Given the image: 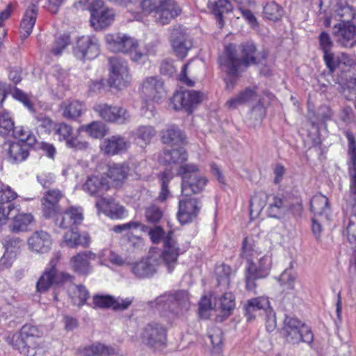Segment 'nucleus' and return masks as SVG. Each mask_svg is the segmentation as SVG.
<instances>
[{
    "mask_svg": "<svg viewBox=\"0 0 356 356\" xmlns=\"http://www.w3.org/2000/svg\"><path fill=\"white\" fill-rule=\"evenodd\" d=\"M268 51L266 49L257 51L252 42H246L238 47L229 44L226 46L224 54L218 58L219 65L222 71L230 74H237L243 67L250 64H258L267 58Z\"/></svg>",
    "mask_w": 356,
    "mask_h": 356,
    "instance_id": "obj_1",
    "label": "nucleus"
},
{
    "mask_svg": "<svg viewBox=\"0 0 356 356\" xmlns=\"http://www.w3.org/2000/svg\"><path fill=\"white\" fill-rule=\"evenodd\" d=\"M172 232L164 238V250L159 252H149L147 257L133 264L132 273L138 278L152 277L156 272V268L162 262L171 272L177 264L179 249L177 242L171 236Z\"/></svg>",
    "mask_w": 356,
    "mask_h": 356,
    "instance_id": "obj_2",
    "label": "nucleus"
},
{
    "mask_svg": "<svg viewBox=\"0 0 356 356\" xmlns=\"http://www.w3.org/2000/svg\"><path fill=\"white\" fill-rule=\"evenodd\" d=\"M177 175L181 177V193L186 197L201 193L208 182V179L201 173L199 166L195 163L181 164L177 170Z\"/></svg>",
    "mask_w": 356,
    "mask_h": 356,
    "instance_id": "obj_3",
    "label": "nucleus"
},
{
    "mask_svg": "<svg viewBox=\"0 0 356 356\" xmlns=\"http://www.w3.org/2000/svg\"><path fill=\"white\" fill-rule=\"evenodd\" d=\"M42 332L31 324L22 326L20 331L13 335L12 346L26 356H35L40 344Z\"/></svg>",
    "mask_w": 356,
    "mask_h": 356,
    "instance_id": "obj_4",
    "label": "nucleus"
},
{
    "mask_svg": "<svg viewBox=\"0 0 356 356\" xmlns=\"http://www.w3.org/2000/svg\"><path fill=\"white\" fill-rule=\"evenodd\" d=\"M141 8L145 13H153L155 22L160 25L169 24L181 13L174 0H143Z\"/></svg>",
    "mask_w": 356,
    "mask_h": 356,
    "instance_id": "obj_5",
    "label": "nucleus"
},
{
    "mask_svg": "<svg viewBox=\"0 0 356 356\" xmlns=\"http://www.w3.org/2000/svg\"><path fill=\"white\" fill-rule=\"evenodd\" d=\"M281 334L286 342L290 344H298L300 342L310 344L314 340L310 328L295 317L286 316Z\"/></svg>",
    "mask_w": 356,
    "mask_h": 356,
    "instance_id": "obj_6",
    "label": "nucleus"
},
{
    "mask_svg": "<svg viewBox=\"0 0 356 356\" xmlns=\"http://www.w3.org/2000/svg\"><path fill=\"white\" fill-rule=\"evenodd\" d=\"M60 257L61 254L59 252L54 254V257L49 262V268L44 270L36 283L38 292L44 293L52 285H60L73 278L69 273L60 272L56 269V267Z\"/></svg>",
    "mask_w": 356,
    "mask_h": 356,
    "instance_id": "obj_7",
    "label": "nucleus"
},
{
    "mask_svg": "<svg viewBox=\"0 0 356 356\" xmlns=\"http://www.w3.org/2000/svg\"><path fill=\"white\" fill-rule=\"evenodd\" d=\"M271 259L268 256H263L258 261H250L245 270V283L247 291L256 293L257 282L266 277L270 273Z\"/></svg>",
    "mask_w": 356,
    "mask_h": 356,
    "instance_id": "obj_8",
    "label": "nucleus"
},
{
    "mask_svg": "<svg viewBox=\"0 0 356 356\" xmlns=\"http://www.w3.org/2000/svg\"><path fill=\"white\" fill-rule=\"evenodd\" d=\"M188 293L185 291L164 295L156 299V305L159 309L168 311L173 314H183L190 308Z\"/></svg>",
    "mask_w": 356,
    "mask_h": 356,
    "instance_id": "obj_9",
    "label": "nucleus"
},
{
    "mask_svg": "<svg viewBox=\"0 0 356 356\" xmlns=\"http://www.w3.org/2000/svg\"><path fill=\"white\" fill-rule=\"evenodd\" d=\"M108 61L110 86L118 89L126 87L131 81L127 62L118 56L110 58Z\"/></svg>",
    "mask_w": 356,
    "mask_h": 356,
    "instance_id": "obj_10",
    "label": "nucleus"
},
{
    "mask_svg": "<svg viewBox=\"0 0 356 356\" xmlns=\"http://www.w3.org/2000/svg\"><path fill=\"white\" fill-rule=\"evenodd\" d=\"M140 339L145 345L154 348L163 346L167 341V330L161 323L151 322L142 330Z\"/></svg>",
    "mask_w": 356,
    "mask_h": 356,
    "instance_id": "obj_11",
    "label": "nucleus"
},
{
    "mask_svg": "<svg viewBox=\"0 0 356 356\" xmlns=\"http://www.w3.org/2000/svg\"><path fill=\"white\" fill-rule=\"evenodd\" d=\"M90 12L91 25L96 29L100 30L110 26L115 18V13L112 9L104 7L102 0L93 1L89 7Z\"/></svg>",
    "mask_w": 356,
    "mask_h": 356,
    "instance_id": "obj_12",
    "label": "nucleus"
},
{
    "mask_svg": "<svg viewBox=\"0 0 356 356\" xmlns=\"http://www.w3.org/2000/svg\"><path fill=\"white\" fill-rule=\"evenodd\" d=\"M64 197L63 193L58 188L47 190L41 198L43 216L46 218H51L60 214L63 209L60 202Z\"/></svg>",
    "mask_w": 356,
    "mask_h": 356,
    "instance_id": "obj_13",
    "label": "nucleus"
},
{
    "mask_svg": "<svg viewBox=\"0 0 356 356\" xmlns=\"http://www.w3.org/2000/svg\"><path fill=\"white\" fill-rule=\"evenodd\" d=\"M93 110L99 116L109 122L124 124L130 119L129 112L121 106H111L106 103L96 104Z\"/></svg>",
    "mask_w": 356,
    "mask_h": 356,
    "instance_id": "obj_14",
    "label": "nucleus"
},
{
    "mask_svg": "<svg viewBox=\"0 0 356 356\" xmlns=\"http://www.w3.org/2000/svg\"><path fill=\"white\" fill-rule=\"evenodd\" d=\"M75 56L81 60H92L99 53V44L95 37L82 36L77 40L74 49Z\"/></svg>",
    "mask_w": 356,
    "mask_h": 356,
    "instance_id": "obj_15",
    "label": "nucleus"
},
{
    "mask_svg": "<svg viewBox=\"0 0 356 356\" xmlns=\"http://www.w3.org/2000/svg\"><path fill=\"white\" fill-rule=\"evenodd\" d=\"M170 42L176 55L184 58L193 46L192 40L181 26H175L170 35Z\"/></svg>",
    "mask_w": 356,
    "mask_h": 356,
    "instance_id": "obj_16",
    "label": "nucleus"
},
{
    "mask_svg": "<svg viewBox=\"0 0 356 356\" xmlns=\"http://www.w3.org/2000/svg\"><path fill=\"white\" fill-rule=\"evenodd\" d=\"M204 97L202 92L191 90L175 94L172 101L175 109L184 108L191 113L193 108L202 102Z\"/></svg>",
    "mask_w": 356,
    "mask_h": 356,
    "instance_id": "obj_17",
    "label": "nucleus"
},
{
    "mask_svg": "<svg viewBox=\"0 0 356 356\" xmlns=\"http://www.w3.org/2000/svg\"><path fill=\"white\" fill-rule=\"evenodd\" d=\"M142 92L149 100L161 102L167 96L163 81L157 76H149L142 83Z\"/></svg>",
    "mask_w": 356,
    "mask_h": 356,
    "instance_id": "obj_18",
    "label": "nucleus"
},
{
    "mask_svg": "<svg viewBox=\"0 0 356 356\" xmlns=\"http://www.w3.org/2000/svg\"><path fill=\"white\" fill-rule=\"evenodd\" d=\"M332 35L337 44L352 48L356 44V26L353 24H337L333 27Z\"/></svg>",
    "mask_w": 356,
    "mask_h": 356,
    "instance_id": "obj_19",
    "label": "nucleus"
},
{
    "mask_svg": "<svg viewBox=\"0 0 356 356\" xmlns=\"http://www.w3.org/2000/svg\"><path fill=\"white\" fill-rule=\"evenodd\" d=\"M201 209L200 201L195 197H184L179 202L177 218L181 224L191 222L197 218Z\"/></svg>",
    "mask_w": 356,
    "mask_h": 356,
    "instance_id": "obj_20",
    "label": "nucleus"
},
{
    "mask_svg": "<svg viewBox=\"0 0 356 356\" xmlns=\"http://www.w3.org/2000/svg\"><path fill=\"white\" fill-rule=\"evenodd\" d=\"M129 145V141L124 136L114 135L104 140L100 149L106 155L114 156L126 152Z\"/></svg>",
    "mask_w": 356,
    "mask_h": 356,
    "instance_id": "obj_21",
    "label": "nucleus"
},
{
    "mask_svg": "<svg viewBox=\"0 0 356 356\" xmlns=\"http://www.w3.org/2000/svg\"><path fill=\"white\" fill-rule=\"evenodd\" d=\"M290 197L291 192L288 191L273 195L268 207V216L275 218L283 217L287 213Z\"/></svg>",
    "mask_w": 356,
    "mask_h": 356,
    "instance_id": "obj_22",
    "label": "nucleus"
},
{
    "mask_svg": "<svg viewBox=\"0 0 356 356\" xmlns=\"http://www.w3.org/2000/svg\"><path fill=\"white\" fill-rule=\"evenodd\" d=\"M96 259V254L91 251H84L76 254L70 259V264L74 271L81 275H88L92 267L90 261Z\"/></svg>",
    "mask_w": 356,
    "mask_h": 356,
    "instance_id": "obj_23",
    "label": "nucleus"
},
{
    "mask_svg": "<svg viewBox=\"0 0 356 356\" xmlns=\"http://www.w3.org/2000/svg\"><path fill=\"white\" fill-rule=\"evenodd\" d=\"M28 245L33 251L47 252L51 245V236L44 231H36L29 238Z\"/></svg>",
    "mask_w": 356,
    "mask_h": 356,
    "instance_id": "obj_24",
    "label": "nucleus"
},
{
    "mask_svg": "<svg viewBox=\"0 0 356 356\" xmlns=\"http://www.w3.org/2000/svg\"><path fill=\"white\" fill-rule=\"evenodd\" d=\"M248 321L254 318L257 313L266 312L270 309V302L268 298L258 297L248 300L244 307Z\"/></svg>",
    "mask_w": 356,
    "mask_h": 356,
    "instance_id": "obj_25",
    "label": "nucleus"
},
{
    "mask_svg": "<svg viewBox=\"0 0 356 356\" xmlns=\"http://www.w3.org/2000/svg\"><path fill=\"white\" fill-rule=\"evenodd\" d=\"M161 138L163 143L170 145H181L186 142L185 134L175 125L163 129L161 132Z\"/></svg>",
    "mask_w": 356,
    "mask_h": 356,
    "instance_id": "obj_26",
    "label": "nucleus"
},
{
    "mask_svg": "<svg viewBox=\"0 0 356 356\" xmlns=\"http://www.w3.org/2000/svg\"><path fill=\"white\" fill-rule=\"evenodd\" d=\"M38 8L34 4L26 9L20 24V33L23 39L27 38L32 33L38 16Z\"/></svg>",
    "mask_w": 356,
    "mask_h": 356,
    "instance_id": "obj_27",
    "label": "nucleus"
},
{
    "mask_svg": "<svg viewBox=\"0 0 356 356\" xmlns=\"http://www.w3.org/2000/svg\"><path fill=\"white\" fill-rule=\"evenodd\" d=\"M83 188L91 195L102 196L109 188V186L106 179L92 176L87 179Z\"/></svg>",
    "mask_w": 356,
    "mask_h": 356,
    "instance_id": "obj_28",
    "label": "nucleus"
},
{
    "mask_svg": "<svg viewBox=\"0 0 356 356\" xmlns=\"http://www.w3.org/2000/svg\"><path fill=\"white\" fill-rule=\"evenodd\" d=\"M63 116L70 120H76L86 111L85 105L77 100L65 101L60 106Z\"/></svg>",
    "mask_w": 356,
    "mask_h": 356,
    "instance_id": "obj_29",
    "label": "nucleus"
},
{
    "mask_svg": "<svg viewBox=\"0 0 356 356\" xmlns=\"http://www.w3.org/2000/svg\"><path fill=\"white\" fill-rule=\"evenodd\" d=\"M257 95L255 88H246L236 96L227 100L226 106L229 109H235L238 106L246 104L253 100H257Z\"/></svg>",
    "mask_w": 356,
    "mask_h": 356,
    "instance_id": "obj_30",
    "label": "nucleus"
},
{
    "mask_svg": "<svg viewBox=\"0 0 356 356\" xmlns=\"http://www.w3.org/2000/svg\"><path fill=\"white\" fill-rule=\"evenodd\" d=\"M311 211L314 213L316 217H325V219L328 218L330 213V207L328 199L322 194L314 195L310 202Z\"/></svg>",
    "mask_w": 356,
    "mask_h": 356,
    "instance_id": "obj_31",
    "label": "nucleus"
},
{
    "mask_svg": "<svg viewBox=\"0 0 356 356\" xmlns=\"http://www.w3.org/2000/svg\"><path fill=\"white\" fill-rule=\"evenodd\" d=\"M63 243L71 248L78 245L88 247L90 243V236L88 234L81 236L76 229L71 228L64 234Z\"/></svg>",
    "mask_w": 356,
    "mask_h": 356,
    "instance_id": "obj_32",
    "label": "nucleus"
},
{
    "mask_svg": "<svg viewBox=\"0 0 356 356\" xmlns=\"http://www.w3.org/2000/svg\"><path fill=\"white\" fill-rule=\"evenodd\" d=\"M129 171V168L127 164L115 163L109 166L107 175L115 186H119L127 179Z\"/></svg>",
    "mask_w": 356,
    "mask_h": 356,
    "instance_id": "obj_33",
    "label": "nucleus"
},
{
    "mask_svg": "<svg viewBox=\"0 0 356 356\" xmlns=\"http://www.w3.org/2000/svg\"><path fill=\"white\" fill-rule=\"evenodd\" d=\"M188 159V154L183 148L164 149L160 156L161 162L171 163H182Z\"/></svg>",
    "mask_w": 356,
    "mask_h": 356,
    "instance_id": "obj_34",
    "label": "nucleus"
},
{
    "mask_svg": "<svg viewBox=\"0 0 356 356\" xmlns=\"http://www.w3.org/2000/svg\"><path fill=\"white\" fill-rule=\"evenodd\" d=\"M29 146L22 142H14L9 145L8 154L13 163H19L29 156Z\"/></svg>",
    "mask_w": 356,
    "mask_h": 356,
    "instance_id": "obj_35",
    "label": "nucleus"
},
{
    "mask_svg": "<svg viewBox=\"0 0 356 356\" xmlns=\"http://www.w3.org/2000/svg\"><path fill=\"white\" fill-rule=\"evenodd\" d=\"M82 356H112L118 354L117 350L100 343L85 347L81 352Z\"/></svg>",
    "mask_w": 356,
    "mask_h": 356,
    "instance_id": "obj_36",
    "label": "nucleus"
},
{
    "mask_svg": "<svg viewBox=\"0 0 356 356\" xmlns=\"http://www.w3.org/2000/svg\"><path fill=\"white\" fill-rule=\"evenodd\" d=\"M69 296L74 305L81 307L86 304L89 298V292L82 284L72 285L68 289Z\"/></svg>",
    "mask_w": 356,
    "mask_h": 356,
    "instance_id": "obj_37",
    "label": "nucleus"
},
{
    "mask_svg": "<svg viewBox=\"0 0 356 356\" xmlns=\"http://www.w3.org/2000/svg\"><path fill=\"white\" fill-rule=\"evenodd\" d=\"M343 234L349 243L356 245V214H346L343 220Z\"/></svg>",
    "mask_w": 356,
    "mask_h": 356,
    "instance_id": "obj_38",
    "label": "nucleus"
},
{
    "mask_svg": "<svg viewBox=\"0 0 356 356\" xmlns=\"http://www.w3.org/2000/svg\"><path fill=\"white\" fill-rule=\"evenodd\" d=\"M33 221V216L31 213H19L14 217L10 229L13 232H25Z\"/></svg>",
    "mask_w": 356,
    "mask_h": 356,
    "instance_id": "obj_39",
    "label": "nucleus"
},
{
    "mask_svg": "<svg viewBox=\"0 0 356 356\" xmlns=\"http://www.w3.org/2000/svg\"><path fill=\"white\" fill-rule=\"evenodd\" d=\"M12 133L15 138L19 139L18 142L27 144V146L32 147L37 141L35 135L27 127H15Z\"/></svg>",
    "mask_w": 356,
    "mask_h": 356,
    "instance_id": "obj_40",
    "label": "nucleus"
},
{
    "mask_svg": "<svg viewBox=\"0 0 356 356\" xmlns=\"http://www.w3.org/2000/svg\"><path fill=\"white\" fill-rule=\"evenodd\" d=\"M232 269L230 266L221 264L216 267L215 275L218 286L226 290L229 286Z\"/></svg>",
    "mask_w": 356,
    "mask_h": 356,
    "instance_id": "obj_41",
    "label": "nucleus"
},
{
    "mask_svg": "<svg viewBox=\"0 0 356 356\" xmlns=\"http://www.w3.org/2000/svg\"><path fill=\"white\" fill-rule=\"evenodd\" d=\"M218 308L223 316H229L235 308V297L231 292H224L218 300Z\"/></svg>",
    "mask_w": 356,
    "mask_h": 356,
    "instance_id": "obj_42",
    "label": "nucleus"
},
{
    "mask_svg": "<svg viewBox=\"0 0 356 356\" xmlns=\"http://www.w3.org/2000/svg\"><path fill=\"white\" fill-rule=\"evenodd\" d=\"M208 6L212 13L217 17L219 22H222V15L227 13L232 10V6L228 0H218L214 3L208 2Z\"/></svg>",
    "mask_w": 356,
    "mask_h": 356,
    "instance_id": "obj_43",
    "label": "nucleus"
},
{
    "mask_svg": "<svg viewBox=\"0 0 356 356\" xmlns=\"http://www.w3.org/2000/svg\"><path fill=\"white\" fill-rule=\"evenodd\" d=\"M81 129L90 136L95 138H103L106 132V125L99 121H95L88 124L83 125Z\"/></svg>",
    "mask_w": 356,
    "mask_h": 356,
    "instance_id": "obj_44",
    "label": "nucleus"
},
{
    "mask_svg": "<svg viewBox=\"0 0 356 356\" xmlns=\"http://www.w3.org/2000/svg\"><path fill=\"white\" fill-rule=\"evenodd\" d=\"M335 12L336 16L340 21L339 24H351L350 22L355 15L353 8L347 3L338 4Z\"/></svg>",
    "mask_w": 356,
    "mask_h": 356,
    "instance_id": "obj_45",
    "label": "nucleus"
},
{
    "mask_svg": "<svg viewBox=\"0 0 356 356\" xmlns=\"http://www.w3.org/2000/svg\"><path fill=\"white\" fill-rule=\"evenodd\" d=\"M124 38L125 34L123 33L107 34L105 36V40L108 48L112 51L120 52L124 46Z\"/></svg>",
    "mask_w": 356,
    "mask_h": 356,
    "instance_id": "obj_46",
    "label": "nucleus"
},
{
    "mask_svg": "<svg viewBox=\"0 0 356 356\" xmlns=\"http://www.w3.org/2000/svg\"><path fill=\"white\" fill-rule=\"evenodd\" d=\"M155 128L150 125H142L137 128L134 133L136 138L142 140L144 144L150 143L152 139L156 136Z\"/></svg>",
    "mask_w": 356,
    "mask_h": 356,
    "instance_id": "obj_47",
    "label": "nucleus"
},
{
    "mask_svg": "<svg viewBox=\"0 0 356 356\" xmlns=\"http://www.w3.org/2000/svg\"><path fill=\"white\" fill-rule=\"evenodd\" d=\"M264 15L270 20L277 21L282 15V9L275 1L268 2L264 7Z\"/></svg>",
    "mask_w": 356,
    "mask_h": 356,
    "instance_id": "obj_48",
    "label": "nucleus"
},
{
    "mask_svg": "<svg viewBox=\"0 0 356 356\" xmlns=\"http://www.w3.org/2000/svg\"><path fill=\"white\" fill-rule=\"evenodd\" d=\"M346 136L348 139V155L349 156V168L356 169V139L354 135L350 131H346Z\"/></svg>",
    "mask_w": 356,
    "mask_h": 356,
    "instance_id": "obj_49",
    "label": "nucleus"
},
{
    "mask_svg": "<svg viewBox=\"0 0 356 356\" xmlns=\"http://www.w3.org/2000/svg\"><path fill=\"white\" fill-rule=\"evenodd\" d=\"M14 127V122L9 113L6 111L0 112V136H8Z\"/></svg>",
    "mask_w": 356,
    "mask_h": 356,
    "instance_id": "obj_50",
    "label": "nucleus"
},
{
    "mask_svg": "<svg viewBox=\"0 0 356 356\" xmlns=\"http://www.w3.org/2000/svg\"><path fill=\"white\" fill-rule=\"evenodd\" d=\"M238 4L241 5L242 6L238 7V10L240 11L242 16L253 26L257 24L256 17L253 15V13L248 9H246L243 7L250 6L254 3V0H234Z\"/></svg>",
    "mask_w": 356,
    "mask_h": 356,
    "instance_id": "obj_51",
    "label": "nucleus"
},
{
    "mask_svg": "<svg viewBox=\"0 0 356 356\" xmlns=\"http://www.w3.org/2000/svg\"><path fill=\"white\" fill-rule=\"evenodd\" d=\"M70 42V36L63 35L55 40L49 51L54 56H60L63 51L69 45Z\"/></svg>",
    "mask_w": 356,
    "mask_h": 356,
    "instance_id": "obj_52",
    "label": "nucleus"
},
{
    "mask_svg": "<svg viewBox=\"0 0 356 356\" xmlns=\"http://www.w3.org/2000/svg\"><path fill=\"white\" fill-rule=\"evenodd\" d=\"M55 134L58 136L59 140H63L66 144L67 140H70L74 136L73 128L66 123H60L55 128Z\"/></svg>",
    "mask_w": 356,
    "mask_h": 356,
    "instance_id": "obj_53",
    "label": "nucleus"
},
{
    "mask_svg": "<svg viewBox=\"0 0 356 356\" xmlns=\"http://www.w3.org/2000/svg\"><path fill=\"white\" fill-rule=\"evenodd\" d=\"M17 193L11 188L0 182V206L12 204L11 202L17 197Z\"/></svg>",
    "mask_w": 356,
    "mask_h": 356,
    "instance_id": "obj_54",
    "label": "nucleus"
},
{
    "mask_svg": "<svg viewBox=\"0 0 356 356\" xmlns=\"http://www.w3.org/2000/svg\"><path fill=\"white\" fill-rule=\"evenodd\" d=\"M159 178L161 181V188L159 198L161 201L167 199L170 191L168 189V183L172 179V175L170 172H163L159 175Z\"/></svg>",
    "mask_w": 356,
    "mask_h": 356,
    "instance_id": "obj_55",
    "label": "nucleus"
},
{
    "mask_svg": "<svg viewBox=\"0 0 356 356\" xmlns=\"http://www.w3.org/2000/svg\"><path fill=\"white\" fill-rule=\"evenodd\" d=\"M241 255L243 258L246 259L248 264L250 261H252V258L258 256L257 251L254 248L252 241L248 237L243 239Z\"/></svg>",
    "mask_w": 356,
    "mask_h": 356,
    "instance_id": "obj_56",
    "label": "nucleus"
},
{
    "mask_svg": "<svg viewBox=\"0 0 356 356\" xmlns=\"http://www.w3.org/2000/svg\"><path fill=\"white\" fill-rule=\"evenodd\" d=\"M113 296L110 295H95L92 298V307L107 309L112 308Z\"/></svg>",
    "mask_w": 356,
    "mask_h": 356,
    "instance_id": "obj_57",
    "label": "nucleus"
},
{
    "mask_svg": "<svg viewBox=\"0 0 356 356\" xmlns=\"http://www.w3.org/2000/svg\"><path fill=\"white\" fill-rule=\"evenodd\" d=\"M289 207L287 212H291L293 216H300L303 210L301 199L291 193V197L289 200Z\"/></svg>",
    "mask_w": 356,
    "mask_h": 356,
    "instance_id": "obj_58",
    "label": "nucleus"
},
{
    "mask_svg": "<svg viewBox=\"0 0 356 356\" xmlns=\"http://www.w3.org/2000/svg\"><path fill=\"white\" fill-rule=\"evenodd\" d=\"M63 213L65 215L66 218H70L76 225L81 224L83 219V211L81 208L71 207L63 211Z\"/></svg>",
    "mask_w": 356,
    "mask_h": 356,
    "instance_id": "obj_59",
    "label": "nucleus"
},
{
    "mask_svg": "<svg viewBox=\"0 0 356 356\" xmlns=\"http://www.w3.org/2000/svg\"><path fill=\"white\" fill-rule=\"evenodd\" d=\"M163 217L162 211L156 206L152 205L145 210V218L150 223L158 222Z\"/></svg>",
    "mask_w": 356,
    "mask_h": 356,
    "instance_id": "obj_60",
    "label": "nucleus"
},
{
    "mask_svg": "<svg viewBox=\"0 0 356 356\" xmlns=\"http://www.w3.org/2000/svg\"><path fill=\"white\" fill-rule=\"evenodd\" d=\"M323 58L330 72H334L337 68L341 67L340 56H336L332 52H328L323 54Z\"/></svg>",
    "mask_w": 356,
    "mask_h": 356,
    "instance_id": "obj_61",
    "label": "nucleus"
},
{
    "mask_svg": "<svg viewBox=\"0 0 356 356\" xmlns=\"http://www.w3.org/2000/svg\"><path fill=\"white\" fill-rule=\"evenodd\" d=\"M208 338L214 348H220L222 343V332L220 328H211L208 332Z\"/></svg>",
    "mask_w": 356,
    "mask_h": 356,
    "instance_id": "obj_62",
    "label": "nucleus"
},
{
    "mask_svg": "<svg viewBox=\"0 0 356 356\" xmlns=\"http://www.w3.org/2000/svg\"><path fill=\"white\" fill-rule=\"evenodd\" d=\"M66 146L76 151H82L88 149L90 145L87 141L73 136L70 140H67Z\"/></svg>",
    "mask_w": 356,
    "mask_h": 356,
    "instance_id": "obj_63",
    "label": "nucleus"
},
{
    "mask_svg": "<svg viewBox=\"0 0 356 356\" xmlns=\"http://www.w3.org/2000/svg\"><path fill=\"white\" fill-rule=\"evenodd\" d=\"M280 284L286 289H293L296 277L290 270H284L280 276Z\"/></svg>",
    "mask_w": 356,
    "mask_h": 356,
    "instance_id": "obj_64",
    "label": "nucleus"
}]
</instances>
